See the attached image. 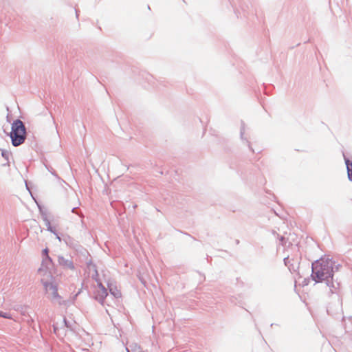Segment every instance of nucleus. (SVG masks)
I'll return each mask as SVG.
<instances>
[{
    "label": "nucleus",
    "instance_id": "1",
    "mask_svg": "<svg viewBox=\"0 0 352 352\" xmlns=\"http://www.w3.org/2000/svg\"><path fill=\"white\" fill-rule=\"evenodd\" d=\"M334 263L329 258H321L313 264V279L319 282L329 283L333 276Z\"/></svg>",
    "mask_w": 352,
    "mask_h": 352
},
{
    "label": "nucleus",
    "instance_id": "2",
    "mask_svg": "<svg viewBox=\"0 0 352 352\" xmlns=\"http://www.w3.org/2000/svg\"><path fill=\"white\" fill-rule=\"evenodd\" d=\"M25 135V128L22 121L19 120L14 121L12 125V131L10 133L12 144L14 146H17L23 143Z\"/></svg>",
    "mask_w": 352,
    "mask_h": 352
},
{
    "label": "nucleus",
    "instance_id": "3",
    "mask_svg": "<svg viewBox=\"0 0 352 352\" xmlns=\"http://www.w3.org/2000/svg\"><path fill=\"white\" fill-rule=\"evenodd\" d=\"M45 292L48 293L52 300H59L61 298L58 292V287L53 283H44Z\"/></svg>",
    "mask_w": 352,
    "mask_h": 352
},
{
    "label": "nucleus",
    "instance_id": "4",
    "mask_svg": "<svg viewBox=\"0 0 352 352\" xmlns=\"http://www.w3.org/2000/svg\"><path fill=\"white\" fill-rule=\"evenodd\" d=\"M107 296V292L106 288L102 285V283H98V288L94 294L95 298L99 302H102Z\"/></svg>",
    "mask_w": 352,
    "mask_h": 352
},
{
    "label": "nucleus",
    "instance_id": "5",
    "mask_svg": "<svg viewBox=\"0 0 352 352\" xmlns=\"http://www.w3.org/2000/svg\"><path fill=\"white\" fill-rule=\"evenodd\" d=\"M108 287H109V289L111 292V294L112 295H113L116 298H120L121 297V292L120 290L118 288L117 285L116 283H109L108 284Z\"/></svg>",
    "mask_w": 352,
    "mask_h": 352
},
{
    "label": "nucleus",
    "instance_id": "6",
    "mask_svg": "<svg viewBox=\"0 0 352 352\" xmlns=\"http://www.w3.org/2000/svg\"><path fill=\"white\" fill-rule=\"evenodd\" d=\"M348 176L350 180H352V162H350L349 160H346Z\"/></svg>",
    "mask_w": 352,
    "mask_h": 352
},
{
    "label": "nucleus",
    "instance_id": "7",
    "mask_svg": "<svg viewBox=\"0 0 352 352\" xmlns=\"http://www.w3.org/2000/svg\"><path fill=\"white\" fill-rule=\"evenodd\" d=\"M0 316L1 317H3V318H10V317L4 314H2V313H0Z\"/></svg>",
    "mask_w": 352,
    "mask_h": 352
},
{
    "label": "nucleus",
    "instance_id": "8",
    "mask_svg": "<svg viewBox=\"0 0 352 352\" xmlns=\"http://www.w3.org/2000/svg\"><path fill=\"white\" fill-rule=\"evenodd\" d=\"M43 254L47 256V254H48V250L47 249H45L43 251Z\"/></svg>",
    "mask_w": 352,
    "mask_h": 352
}]
</instances>
